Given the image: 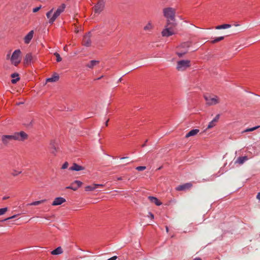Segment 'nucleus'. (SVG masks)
I'll list each match as a JSON object with an SVG mask.
<instances>
[{
	"mask_svg": "<svg viewBox=\"0 0 260 260\" xmlns=\"http://www.w3.org/2000/svg\"><path fill=\"white\" fill-rule=\"evenodd\" d=\"M66 5L63 4H62L59 7H58L56 11L54 12L52 17L50 18V20H49V23L52 24L56 20V19L60 15V14L64 11Z\"/></svg>",
	"mask_w": 260,
	"mask_h": 260,
	"instance_id": "obj_8",
	"label": "nucleus"
},
{
	"mask_svg": "<svg viewBox=\"0 0 260 260\" xmlns=\"http://www.w3.org/2000/svg\"><path fill=\"white\" fill-rule=\"evenodd\" d=\"M190 66V61L189 60H181L177 61L176 69L178 71H184Z\"/></svg>",
	"mask_w": 260,
	"mask_h": 260,
	"instance_id": "obj_7",
	"label": "nucleus"
},
{
	"mask_svg": "<svg viewBox=\"0 0 260 260\" xmlns=\"http://www.w3.org/2000/svg\"><path fill=\"white\" fill-rule=\"evenodd\" d=\"M11 77L13 78H15V77H18L19 75L17 73H13L11 75Z\"/></svg>",
	"mask_w": 260,
	"mask_h": 260,
	"instance_id": "obj_39",
	"label": "nucleus"
},
{
	"mask_svg": "<svg viewBox=\"0 0 260 260\" xmlns=\"http://www.w3.org/2000/svg\"><path fill=\"white\" fill-rule=\"evenodd\" d=\"M34 35V31H30L28 34L24 37V42L26 44H28L32 39Z\"/></svg>",
	"mask_w": 260,
	"mask_h": 260,
	"instance_id": "obj_15",
	"label": "nucleus"
},
{
	"mask_svg": "<svg viewBox=\"0 0 260 260\" xmlns=\"http://www.w3.org/2000/svg\"><path fill=\"white\" fill-rule=\"evenodd\" d=\"M117 179L118 180H121L122 179V177H118V178H117Z\"/></svg>",
	"mask_w": 260,
	"mask_h": 260,
	"instance_id": "obj_52",
	"label": "nucleus"
},
{
	"mask_svg": "<svg viewBox=\"0 0 260 260\" xmlns=\"http://www.w3.org/2000/svg\"><path fill=\"white\" fill-rule=\"evenodd\" d=\"M259 127V126H255V127H252V128H247V129H246L245 130H244L243 131V133H246V132H249L253 131L256 129L257 128H258Z\"/></svg>",
	"mask_w": 260,
	"mask_h": 260,
	"instance_id": "obj_28",
	"label": "nucleus"
},
{
	"mask_svg": "<svg viewBox=\"0 0 260 260\" xmlns=\"http://www.w3.org/2000/svg\"><path fill=\"white\" fill-rule=\"evenodd\" d=\"M164 16L167 19V22H175L176 10L172 7L165 8L162 10Z\"/></svg>",
	"mask_w": 260,
	"mask_h": 260,
	"instance_id": "obj_2",
	"label": "nucleus"
},
{
	"mask_svg": "<svg viewBox=\"0 0 260 260\" xmlns=\"http://www.w3.org/2000/svg\"><path fill=\"white\" fill-rule=\"evenodd\" d=\"M54 55L56 57V61L57 62H59L61 60V57L60 56V55L57 53H55Z\"/></svg>",
	"mask_w": 260,
	"mask_h": 260,
	"instance_id": "obj_30",
	"label": "nucleus"
},
{
	"mask_svg": "<svg viewBox=\"0 0 260 260\" xmlns=\"http://www.w3.org/2000/svg\"><path fill=\"white\" fill-rule=\"evenodd\" d=\"M95 186L94 185V184H93L92 185H88V186H86L85 187V189L86 191H93L95 189Z\"/></svg>",
	"mask_w": 260,
	"mask_h": 260,
	"instance_id": "obj_25",
	"label": "nucleus"
},
{
	"mask_svg": "<svg viewBox=\"0 0 260 260\" xmlns=\"http://www.w3.org/2000/svg\"><path fill=\"white\" fill-rule=\"evenodd\" d=\"M9 197L5 196V197H4L3 198V200H7V199H9Z\"/></svg>",
	"mask_w": 260,
	"mask_h": 260,
	"instance_id": "obj_47",
	"label": "nucleus"
},
{
	"mask_svg": "<svg viewBox=\"0 0 260 260\" xmlns=\"http://www.w3.org/2000/svg\"><path fill=\"white\" fill-rule=\"evenodd\" d=\"M66 202V199L62 197L56 198L52 203V206H57L62 204Z\"/></svg>",
	"mask_w": 260,
	"mask_h": 260,
	"instance_id": "obj_13",
	"label": "nucleus"
},
{
	"mask_svg": "<svg viewBox=\"0 0 260 260\" xmlns=\"http://www.w3.org/2000/svg\"><path fill=\"white\" fill-rule=\"evenodd\" d=\"M105 7L104 0H99L97 4L94 6V10L96 13H100Z\"/></svg>",
	"mask_w": 260,
	"mask_h": 260,
	"instance_id": "obj_9",
	"label": "nucleus"
},
{
	"mask_svg": "<svg viewBox=\"0 0 260 260\" xmlns=\"http://www.w3.org/2000/svg\"><path fill=\"white\" fill-rule=\"evenodd\" d=\"M94 185L95 186V188L98 187H103L104 186V185L103 184H94Z\"/></svg>",
	"mask_w": 260,
	"mask_h": 260,
	"instance_id": "obj_43",
	"label": "nucleus"
},
{
	"mask_svg": "<svg viewBox=\"0 0 260 260\" xmlns=\"http://www.w3.org/2000/svg\"><path fill=\"white\" fill-rule=\"evenodd\" d=\"M108 120H107V121L106 122V123H105V125H106V126H107V125H108Z\"/></svg>",
	"mask_w": 260,
	"mask_h": 260,
	"instance_id": "obj_53",
	"label": "nucleus"
},
{
	"mask_svg": "<svg viewBox=\"0 0 260 260\" xmlns=\"http://www.w3.org/2000/svg\"><path fill=\"white\" fill-rule=\"evenodd\" d=\"M153 28V26L151 22H148L145 26L144 27V30L145 31H151Z\"/></svg>",
	"mask_w": 260,
	"mask_h": 260,
	"instance_id": "obj_24",
	"label": "nucleus"
},
{
	"mask_svg": "<svg viewBox=\"0 0 260 260\" xmlns=\"http://www.w3.org/2000/svg\"><path fill=\"white\" fill-rule=\"evenodd\" d=\"M199 132V129H194L191 130L185 136V138H187L191 136H193L196 135Z\"/></svg>",
	"mask_w": 260,
	"mask_h": 260,
	"instance_id": "obj_19",
	"label": "nucleus"
},
{
	"mask_svg": "<svg viewBox=\"0 0 260 260\" xmlns=\"http://www.w3.org/2000/svg\"><path fill=\"white\" fill-rule=\"evenodd\" d=\"M102 77H103V76L99 77V78L97 79V80H99V79H101Z\"/></svg>",
	"mask_w": 260,
	"mask_h": 260,
	"instance_id": "obj_55",
	"label": "nucleus"
},
{
	"mask_svg": "<svg viewBox=\"0 0 260 260\" xmlns=\"http://www.w3.org/2000/svg\"><path fill=\"white\" fill-rule=\"evenodd\" d=\"M41 8V7H36L35 8L33 9V12L34 13H36L37 12H38Z\"/></svg>",
	"mask_w": 260,
	"mask_h": 260,
	"instance_id": "obj_38",
	"label": "nucleus"
},
{
	"mask_svg": "<svg viewBox=\"0 0 260 260\" xmlns=\"http://www.w3.org/2000/svg\"><path fill=\"white\" fill-rule=\"evenodd\" d=\"M147 142V140L146 141L145 143H144V144L142 145V147H144L146 146V143Z\"/></svg>",
	"mask_w": 260,
	"mask_h": 260,
	"instance_id": "obj_50",
	"label": "nucleus"
},
{
	"mask_svg": "<svg viewBox=\"0 0 260 260\" xmlns=\"http://www.w3.org/2000/svg\"><path fill=\"white\" fill-rule=\"evenodd\" d=\"M20 79V78L19 77H17L16 79H13L12 80H11V82L13 83V84H15L18 81H19Z\"/></svg>",
	"mask_w": 260,
	"mask_h": 260,
	"instance_id": "obj_35",
	"label": "nucleus"
},
{
	"mask_svg": "<svg viewBox=\"0 0 260 260\" xmlns=\"http://www.w3.org/2000/svg\"><path fill=\"white\" fill-rule=\"evenodd\" d=\"M148 216L149 217L151 218V219H153L154 218V215L151 212H149Z\"/></svg>",
	"mask_w": 260,
	"mask_h": 260,
	"instance_id": "obj_41",
	"label": "nucleus"
},
{
	"mask_svg": "<svg viewBox=\"0 0 260 260\" xmlns=\"http://www.w3.org/2000/svg\"><path fill=\"white\" fill-rule=\"evenodd\" d=\"M63 252L62 249L61 247H58L55 249L51 251V254L53 255H57L61 254Z\"/></svg>",
	"mask_w": 260,
	"mask_h": 260,
	"instance_id": "obj_21",
	"label": "nucleus"
},
{
	"mask_svg": "<svg viewBox=\"0 0 260 260\" xmlns=\"http://www.w3.org/2000/svg\"><path fill=\"white\" fill-rule=\"evenodd\" d=\"M27 138V134L24 132L15 133L11 135H3L2 137V141L4 145H8L12 140L23 141Z\"/></svg>",
	"mask_w": 260,
	"mask_h": 260,
	"instance_id": "obj_1",
	"label": "nucleus"
},
{
	"mask_svg": "<svg viewBox=\"0 0 260 260\" xmlns=\"http://www.w3.org/2000/svg\"><path fill=\"white\" fill-rule=\"evenodd\" d=\"M121 80H122V79H121V78H120V79H119V80H118V82H121Z\"/></svg>",
	"mask_w": 260,
	"mask_h": 260,
	"instance_id": "obj_54",
	"label": "nucleus"
},
{
	"mask_svg": "<svg viewBox=\"0 0 260 260\" xmlns=\"http://www.w3.org/2000/svg\"><path fill=\"white\" fill-rule=\"evenodd\" d=\"M192 185L191 183H186L184 184L179 185L176 188V189L178 191L185 190L190 188Z\"/></svg>",
	"mask_w": 260,
	"mask_h": 260,
	"instance_id": "obj_12",
	"label": "nucleus"
},
{
	"mask_svg": "<svg viewBox=\"0 0 260 260\" xmlns=\"http://www.w3.org/2000/svg\"><path fill=\"white\" fill-rule=\"evenodd\" d=\"M191 44V43L190 42H186L181 44L180 45L178 46L179 51L176 53L178 56L181 57L187 53Z\"/></svg>",
	"mask_w": 260,
	"mask_h": 260,
	"instance_id": "obj_5",
	"label": "nucleus"
},
{
	"mask_svg": "<svg viewBox=\"0 0 260 260\" xmlns=\"http://www.w3.org/2000/svg\"><path fill=\"white\" fill-rule=\"evenodd\" d=\"M166 232L167 233H168L169 232V228L167 226H166Z\"/></svg>",
	"mask_w": 260,
	"mask_h": 260,
	"instance_id": "obj_49",
	"label": "nucleus"
},
{
	"mask_svg": "<svg viewBox=\"0 0 260 260\" xmlns=\"http://www.w3.org/2000/svg\"><path fill=\"white\" fill-rule=\"evenodd\" d=\"M17 216V215H13V216H12L11 217H8V218L5 219V220H9L10 219H13V218L16 217Z\"/></svg>",
	"mask_w": 260,
	"mask_h": 260,
	"instance_id": "obj_42",
	"label": "nucleus"
},
{
	"mask_svg": "<svg viewBox=\"0 0 260 260\" xmlns=\"http://www.w3.org/2000/svg\"><path fill=\"white\" fill-rule=\"evenodd\" d=\"M53 9H51L50 11L48 12L46 14V16L48 19H50L52 17L51 15L52 13Z\"/></svg>",
	"mask_w": 260,
	"mask_h": 260,
	"instance_id": "obj_31",
	"label": "nucleus"
},
{
	"mask_svg": "<svg viewBox=\"0 0 260 260\" xmlns=\"http://www.w3.org/2000/svg\"><path fill=\"white\" fill-rule=\"evenodd\" d=\"M82 184V182L80 181L76 180L72 182L70 186L67 187V189H71L73 190H76Z\"/></svg>",
	"mask_w": 260,
	"mask_h": 260,
	"instance_id": "obj_10",
	"label": "nucleus"
},
{
	"mask_svg": "<svg viewBox=\"0 0 260 260\" xmlns=\"http://www.w3.org/2000/svg\"><path fill=\"white\" fill-rule=\"evenodd\" d=\"M117 258V257L116 256H114L109 258L107 260H115Z\"/></svg>",
	"mask_w": 260,
	"mask_h": 260,
	"instance_id": "obj_44",
	"label": "nucleus"
},
{
	"mask_svg": "<svg viewBox=\"0 0 260 260\" xmlns=\"http://www.w3.org/2000/svg\"><path fill=\"white\" fill-rule=\"evenodd\" d=\"M256 198L260 201V192L258 193L256 196Z\"/></svg>",
	"mask_w": 260,
	"mask_h": 260,
	"instance_id": "obj_45",
	"label": "nucleus"
},
{
	"mask_svg": "<svg viewBox=\"0 0 260 260\" xmlns=\"http://www.w3.org/2000/svg\"><path fill=\"white\" fill-rule=\"evenodd\" d=\"M224 37H223V36L217 37V38H215L214 40L212 41L211 42V43L212 44L216 43L220 41H222V40L224 39Z\"/></svg>",
	"mask_w": 260,
	"mask_h": 260,
	"instance_id": "obj_26",
	"label": "nucleus"
},
{
	"mask_svg": "<svg viewBox=\"0 0 260 260\" xmlns=\"http://www.w3.org/2000/svg\"><path fill=\"white\" fill-rule=\"evenodd\" d=\"M204 98L208 106L215 105L219 103V99L217 95H211L208 93L204 94Z\"/></svg>",
	"mask_w": 260,
	"mask_h": 260,
	"instance_id": "obj_4",
	"label": "nucleus"
},
{
	"mask_svg": "<svg viewBox=\"0 0 260 260\" xmlns=\"http://www.w3.org/2000/svg\"><path fill=\"white\" fill-rule=\"evenodd\" d=\"M69 166V164L68 162H65L63 165L62 166L61 169H67Z\"/></svg>",
	"mask_w": 260,
	"mask_h": 260,
	"instance_id": "obj_34",
	"label": "nucleus"
},
{
	"mask_svg": "<svg viewBox=\"0 0 260 260\" xmlns=\"http://www.w3.org/2000/svg\"><path fill=\"white\" fill-rule=\"evenodd\" d=\"M59 79V76L57 73H54L52 77L47 78L46 82H56Z\"/></svg>",
	"mask_w": 260,
	"mask_h": 260,
	"instance_id": "obj_18",
	"label": "nucleus"
},
{
	"mask_svg": "<svg viewBox=\"0 0 260 260\" xmlns=\"http://www.w3.org/2000/svg\"><path fill=\"white\" fill-rule=\"evenodd\" d=\"M21 52L19 49L16 50L13 52L10 58L12 64L17 66L20 63L21 60Z\"/></svg>",
	"mask_w": 260,
	"mask_h": 260,
	"instance_id": "obj_6",
	"label": "nucleus"
},
{
	"mask_svg": "<svg viewBox=\"0 0 260 260\" xmlns=\"http://www.w3.org/2000/svg\"><path fill=\"white\" fill-rule=\"evenodd\" d=\"M63 49L64 51H67V46H64L63 48Z\"/></svg>",
	"mask_w": 260,
	"mask_h": 260,
	"instance_id": "obj_51",
	"label": "nucleus"
},
{
	"mask_svg": "<svg viewBox=\"0 0 260 260\" xmlns=\"http://www.w3.org/2000/svg\"><path fill=\"white\" fill-rule=\"evenodd\" d=\"M215 28L216 29H223V27L222 25H218V26H216Z\"/></svg>",
	"mask_w": 260,
	"mask_h": 260,
	"instance_id": "obj_40",
	"label": "nucleus"
},
{
	"mask_svg": "<svg viewBox=\"0 0 260 260\" xmlns=\"http://www.w3.org/2000/svg\"><path fill=\"white\" fill-rule=\"evenodd\" d=\"M90 37H91L90 32H88L87 35H86L84 36V38L83 39V42H82L83 45L87 46V47H89L90 46L91 43V40H90Z\"/></svg>",
	"mask_w": 260,
	"mask_h": 260,
	"instance_id": "obj_11",
	"label": "nucleus"
},
{
	"mask_svg": "<svg viewBox=\"0 0 260 260\" xmlns=\"http://www.w3.org/2000/svg\"><path fill=\"white\" fill-rule=\"evenodd\" d=\"M47 201V200L44 199L40 201H35L31 203L27 204V206H37L41 204L44 203Z\"/></svg>",
	"mask_w": 260,
	"mask_h": 260,
	"instance_id": "obj_22",
	"label": "nucleus"
},
{
	"mask_svg": "<svg viewBox=\"0 0 260 260\" xmlns=\"http://www.w3.org/2000/svg\"><path fill=\"white\" fill-rule=\"evenodd\" d=\"M11 57H10V54L9 53L7 55V59H10Z\"/></svg>",
	"mask_w": 260,
	"mask_h": 260,
	"instance_id": "obj_46",
	"label": "nucleus"
},
{
	"mask_svg": "<svg viewBox=\"0 0 260 260\" xmlns=\"http://www.w3.org/2000/svg\"><path fill=\"white\" fill-rule=\"evenodd\" d=\"M216 122L214 121V120H212L211 122H209L207 128L210 129L212 128L216 125Z\"/></svg>",
	"mask_w": 260,
	"mask_h": 260,
	"instance_id": "obj_27",
	"label": "nucleus"
},
{
	"mask_svg": "<svg viewBox=\"0 0 260 260\" xmlns=\"http://www.w3.org/2000/svg\"><path fill=\"white\" fill-rule=\"evenodd\" d=\"M128 158H129L128 157H121V159H128Z\"/></svg>",
	"mask_w": 260,
	"mask_h": 260,
	"instance_id": "obj_48",
	"label": "nucleus"
},
{
	"mask_svg": "<svg viewBox=\"0 0 260 260\" xmlns=\"http://www.w3.org/2000/svg\"><path fill=\"white\" fill-rule=\"evenodd\" d=\"M222 26L223 27V29H226L231 27V25L228 24H222Z\"/></svg>",
	"mask_w": 260,
	"mask_h": 260,
	"instance_id": "obj_36",
	"label": "nucleus"
},
{
	"mask_svg": "<svg viewBox=\"0 0 260 260\" xmlns=\"http://www.w3.org/2000/svg\"><path fill=\"white\" fill-rule=\"evenodd\" d=\"M99 63V61L92 60H91L90 61V62L86 65V67H87L89 68L92 69L95 66H96V64H98Z\"/></svg>",
	"mask_w": 260,
	"mask_h": 260,
	"instance_id": "obj_20",
	"label": "nucleus"
},
{
	"mask_svg": "<svg viewBox=\"0 0 260 260\" xmlns=\"http://www.w3.org/2000/svg\"><path fill=\"white\" fill-rule=\"evenodd\" d=\"M32 59V56L31 53H27L24 58V63L28 64Z\"/></svg>",
	"mask_w": 260,
	"mask_h": 260,
	"instance_id": "obj_17",
	"label": "nucleus"
},
{
	"mask_svg": "<svg viewBox=\"0 0 260 260\" xmlns=\"http://www.w3.org/2000/svg\"><path fill=\"white\" fill-rule=\"evenodd\" d=\"M8 211L7 208L0 209V215L4 214Z\"/></svg>",
	"mask_w": 260,
	"mask_h": 260,
	"instance_id": "obj_29",
	"label": "nucleus"
},
{
	"mask_svg": "<svg viewBox=\"0 0 260 260\" xmlns=\"http://www.w3.org/2000/svg\"><path fill=\"white\" fill-rule=\"evenodd\" d=\"M247 160V156H243V157H239L238 158V159L236 161V163H238L239 164H242L244 163L245 161Z\"/></svg>",
	"mask_w": 260,
	"mask_h": 260,
	"instance_id": "obj_23",
	"label": "nucleus"
},
{
	"mask_svg": "<svg viewBox=\"0 0 260 260\" xmlns=\"http://www.w3.org/2000/svg\"><path fill=\"white\" fill-rule=\"evenodd\" d=\"M146 167L145 166H139L137 167L136 169L137 170L139 171H142L146 169Z\"/></svg>",
	"mask_w": 260,
	"mask_h": 260,
	"instance_id": "obj_32",
	"label": "nucleus"
},
{
	"mask_svg": "<svg viewBox=\"0 0 260 260\" xmlns=\"http://www.w3.org/2000/svg\"><path fill=\"white\" fill-rule=\"evenodd\" d=\"M149 201L153 203H154L157 206H160L161 205V202H160L156 198L154 197L149 196L148 197Z\"/></svg>",
	"mask_w": 260,
	"mask_h": 260,
	"instance_id": "obj_16",
	"label": "nucleus"
},
{
	"mask_svg": "<svg viewBox=\"0 0 260 260\" xmlns=\"http://www.w3.org/2000/svg\"><path fill=\"white\" fill-rule=\"evenodd\" d=\"M177 25V23L174 22H166L165 28L161 31L162 37H168L175 34L174 28Z\"/></svg>",
	"mask_w": 260,
	"mask_h": 260,
	"instance_id": "obj_3",
	"label": "nucleus"
},
{
	"mask_svg": "<svg viewBox=\"0 0 260 260\" xmlns=\"http://www.w3.org/2000/svg\"><path fill=\"white\" fill-rule=\"evenodd\" d=\"M21 173V172L20 171H17L15 170L12 173V175L14 176H17L18 174H20Z\"/></svg>",
	"mask_w": 260,
	"mask_h": 260,
	"instance_id": "obj_33",
	"label": "nucleus"
},
{
	"mask_svg": "<svg viewBox=\"0 0 260 260\" xmlns=\"http://www.w3.org/2000/svg\"><path fill=\"white\" fill-rule=\"evenodd\" d=\"M84 167L80 166L76 163H74L72 167L69 168L70 171H80L84 170Z\"/></svg>",
	"mask_w": 260,
	"mask_h": 260,
	"instance_id": "obj_14",
	"label": "nucleus"
},
{
	"mask_svg": "<svg viewBox=\"0 0 260 260\" xmlns=\"http://www.w3.org/2000/svg\"><path fill=\"white\" fill-rule=\"evenodd\" d=\"M219 116H220V115L219 114H217L215 117L213 119V120H214V121L217 122L219 118Z\"/></svg>",
	"mask_w": 260,
	"mask_h": 260,
	"instance_id": "obj_37",
	"label": "nucleus"
}]
</instances>
